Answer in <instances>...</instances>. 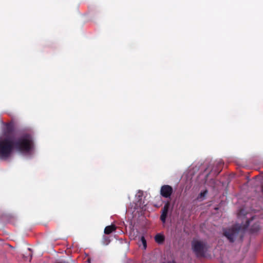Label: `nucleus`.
<instances>
[{"label":"nucleus","mask_w":263,"mask_h":263,"mask_svg":"<svg viewBox=\"0 0 263 263\" xmlns=\"http://www.w3.org/2000/svg\"><path fill=\"white\" fill-rule=\"evenodd\" d=\"M33 148L31 136L25 134L17 140L12 137L0 139V159L6 160L11 155L14 149L21 153H29Z\"/></svg>","instance_id":"obj_1"},{"label":"nucleus","mask_w":263,"mask_h":263,"mask_svg":"<svg viewBox=\"0 0 263 263\" xmlns=\"http://www.w3.org/2000/svg\"><path fill=\"white\" fill-rule=\"evenodd\" d=\"M255 218V216H252L250 219L247 220L246 223L243 226L239 224H235L230 228H223L222 229L223 236L230 242H234L236 240L242 241L246 229Z\"/></svg>","instance_id":"obj_2"},{"label":"nucleus","mask_w":263,"mask_h":263,"mask_svg":"<svg viewBox=\"0 0 263 263\" xmlns=\"http://www.w3.org/2000/svg\"><path fill=\"white\" fill-rule=\"evenodd\" d=\"M192 247L193 252L198 257L204 256L208 249L207 243L200 240L193 241Z\"/></svg>","instance_id":"obj_3"},{"label":"nucleus","mask_w":263,"mask_h":263,"mask_svg":"<svg viewBox=\"0 0 263 263\" xmlns=\"http://www.w3.org/2000/svg\"><path fill=\"white\" fill-rule=\"evenodd\" d=\"M14 131V124L12 122L6 123L3 130V138L12 137L14 138L13 134Z\"/></svg>","instance_id":"obj_4"},{"label":"nucleus","mask_w":263,"mask_h":263,"mask_svg":"<svg viewBox=\"0 0 263 263\" xmlns=\"http://www.w3.org/2000/svg\"><path fill=\"white\" fill-rule=\"evenodd\" d=\"M173 192L172 187L169 185H163L160 190V195L164 198H170Z\"/></svg>","instance_id":"obj_5"},{"label":"nucleus","mask_w":263,"mask_h":263,"mask_svg":"<svg viewBox=\"0 0 263 263\" xmlns=\"http://www.w3.org/2000/svg\"><path fill=\"white\" fill-rule=\"evenodd\" d=\"M117 229V227L115 225L111 224L105 227L104 229V233L105 234H109L112 232L115 231Z\"/></svg>","instance_id":"obj_6"},{"label":"nucleus","mask_w":263,"mask_h":263,"mask_svg":"<svg viewBox=\"0 0 263 263\" xmlns=\"http://www.w3.org/2000/svg\"><path fill=\"white\" fill-rule=\"evenodd\" d=\"M164 236L160 234H157L155 237V241L159 244L162 243L164 241Z\"/></svg>","instance_id":"obj_7"},{"label":"nucleus","mask_w":263,"mask_h":263,"mask_svg":"<svg viewBox=\"0 0 263 263\" xmlns=\"http://www.w3.org/2000/svg\"><path fill=\"white\" fill-rule=\"evenodd\" d=\"M260 229L259 224L258 222H255L252 225L250 228L251 233H255L257 232Z\"/></svg>","instance_id":"obj_8"},{"label":"nucleus","mask_w":263,"mask_h":263,"mask_svg":"<svg viewBox=\"0 0 263 263\" xmlns=\"http://www.w3.org/2000/svg\"><path fill=\"white\" fill-rule=\"evenodd\" d=\"M110 239L108 236L105 235L103 236L102 243L103 245H107L110 243Z\"/></svg>","instance_id":"obj_9"},{"label":"nucleus","mask_w":263,"mask_h":263,"mask_svg":"<svg viewBox=\"0 0 263 263\" xmlns=\"http://www.w3.org/2000/svg\"><path fill=\"white\" fill-rule=\"evenodd\" d=\"M170 202L167 201L164 205L163 208L162 209L161 213L168 214V209L170 208Z\"/></svg>","instance_id":"obj_10"},{"label":"nucleus","mask_w":263,"mask_h":263,"mask_svg":"<svg viewBox=\"0 0 263 263\" xmlns=\"http://www.w3.org/2000/svg\"><path fill=\"white\" fill-rule=\"evenodd\" d=\"M140 242L143 246V249L145 250L147 247L146 240L143 236L140 237Z\"/></svg>","instance_id":"obj_11"},{"label":"nucleus","mask_w":263,"mask_h":263,"mask_svg":"<svg viewBox=\"0 0 263 263\" xmlns=\"http://www.w3.org/2000/svg\"><path fill=\"white\" fill-rule=\"evenodd\" d=\"M208 193V191L205 190V191L201 192L198 196V198L201 199H203L204 198L205 196Z\"/></svg>","instance_id":"obj_12"},{"label":"nucleus","mask_w":263,"mask_h":263,"mask_svg":"<svg viewBox=\"0 0 263 263\" xmlns=\"http://www.w3.org/2000/svg\"><path fill=\"white\" fill-rule=\"evenodd\" d=\"M167 216V214L161 213V215L160 216V220L162 221L163 223L165 222Z\"/></svg>","instance_id":"obj_13"},{"label":"nucleus","mask_w":263,"mask_h":263,"mask_svg":"<svg viewBox=\"0 0 263 263\" xmlns=\"http://www.w3.org/2000/svg\"><path fill=\"white\" fill-rule=\"evenodd\" d=\"M246 214L245 210L242 209H240V210L239 211V212L238 213V217L240 218L242 216H245Z\"/></svg>","instance_id":"obj_14"},{"label":"nucleus","mask_w":263,"mask_h":263,"mask_svg":"<svg viewBox=\"0 0 263 263\" xmlns=\"http://www.w3.org/2000/svg\"><path fill=\"white\" fill-rule=\"evenodd\" d=\"M139 192L142 194V192L139 191Z\"/></svg>","instance_id":"obj_15"}]
</instances>
